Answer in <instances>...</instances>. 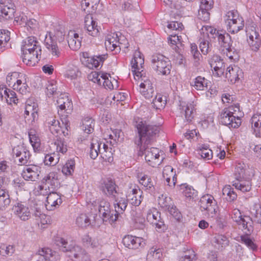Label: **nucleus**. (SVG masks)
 <instances>
[{"label": "nucleus", "instance_id": "nucleus-1", "mask_svg": "<svg viewBox=\"0 0 261 261\" xmlns=\"http://www.w3.org/2000/svg\"><path fill=\"white\" fill-rule=\"evenodd\" d=\"M138 136L135 139V144L139 151H144L145 159L148 164L152 167L160 165L163 158L160 159L159 150L154 147L148 148L153 140V136L159 132V128L155 125L147 124L143 121H140L136 124Z\"/></svg>", "mask_w": 261, "mask_h": 261}, {"label": "nucleus", "instance_id": "nucleus-2", "mask_svg": "<svg viewBox=\"0 0 261 261\" xmlns=\"http://www.w3.org/2000/svg\"><path fill=\"white\" fill-rule=\"evenodd\" d=\"M144 63V57L140 51L136 50L131 61L132 70L135 78L141 79L139 91L141 94L146 99H150L154 94V88L150 80L143 75V65Z\"/></svg>", "mask_w": 261, "mask_h": 261}, {"label": "nucleus", "instance_id": "nucleus-3", "mask_svg": "<svg viewBox=\"0 0 261 261\" xmlns=\"http://www.w3.org/2000/svg\"><path fill=\"white\" fill-rule=\"evenodd\" d=\"M21 50L22 61L27 65L34 66L41 58V47L34 37H29L22 41Z\"/></svg>", "mask_w": 261, "mask_h": 261}, {"label": "nucleus", "instance_id": "nucleus-4", "mask_svg": "<svg viewBox=\"0 0 261 261\" xmlns=\"http://www.w3.org/2000/svg\"><path fill=\"white\" fill-rule=\"evenodd\" d=\"M54 242L72 261H90L88 253L81 246L73 243L69 244L60 237H56Z\"/></svg>", "mask_w": 261, "mask_h": 261}, {"label": "nucleus", "instance_id": "nucleus-5", "mask_svg": "<svg viewBox=\"0 0 261 261\" xmlns=\"http://www.w3.org/2000/svg\"><path fill=\"white\" fill-rule=\"evenodd\" d=\"M242 114L238 104L231 106L227 108H225L221 112L220 121L222 124L229 128H238L241 123L240 118Z\"/></svg>", "mask_w": 261, "mask_h": 261}, {"label": "nucleus", "instance_id": "nucleus-6", "mask_svg": "<svg viewBox=\"0 0 261 261\" xmlns=\"http://www.w3.org/2000/svg\"><path fill=\"white\" fill-rule=\"evenodd\" d=\"M62 125L59 120L56 119L55 117H48L45 121V124L47 126L50 132L54 135H56L57 139L62 138L64 141V137L68 135V127H69V121L67 118L62 119Z\"/></svg>", "mask_w": 261, "mask_h": 261}, {"label": "nucleus", "instance_id": "nucleus-7", "mask_svg": "<svg viewBox=\"0 0 261 261\" xmlns=\"http://www.w3.org/2000/svg\"><path fill=\"white\" fill-rule=\"evenodd\" d=\"M50 148L56 150L53 152L46 154L44 159L45 165H56L59 161V153L64 154L67 151V145L62 138L56 139L51 144Z\"/></svg>", "mask_w": 261, "mask_h": 261}, {"label": "nucleus", "instance_id": "nucleus-8", "mask_svg": "<svg viewBox=\"0 0 261 261\" xmlns=\"http://www.w3.org/2000/svg\"><path fill=\"white\" fill-rule=\"evenodd\" d=\"M151 66L158 74L163 75H168L170 73L172 67L170 61L160 54L152 55Z\"/></svg>", "mask_w": 261, "mask_h": 261}, {"label": "nucleus", "instance_id": "nucleus-9", "mask_svg": "<svg viewBox=\"0 0 261 261\" xmlns=\"http://www.w3.org/2000/svg\"><path fill=\"white\" fill-rule=\"evenodd\" d=\"M98 207L99 216L103 222H108L112 225L115 224L118 219V216L115 211H114L111 208L110 203L105 200H102L99 202Z\"/></svg>", "mask_w": 261, "mask_h": 261}, {"label": "nucleus", "instance_id": "nucleus-10", "mask_svg": "<svg viewBox=\"0 0 261 261\" xmlns=\"http://www.w3.org/2000/svg\"><path fill=\"white\" fill-rule=\"evenodd\" d=\"M64 35L62 32H58L54 34L51 32H47L44 39V43L46 48L53 56L59 57L60 51L57 46L56 39L61 42L64 39Z\"/></svg>", "mask_w": 261, "mask_h": 261}, {"label": "nucleus", "instance_id": "nucleus-11", "mask_svg": "<svg viewBox=\"0 0 261 261\" xmlns=\"http://www.w3.org/2000/svg\"><path fill=\"white\" fill-rule=\"evenodd\" d=\"M231 218L244 231L245 233H251L253 230L252 220L250 216H244L241 214L238 209H234L231 214Z\"/></svg>", "mask_w": 261, "mask_h": 261}, {"label": "nucleus", "instance_id": "nucleus-12", "mask_svg": "<svg viewBox=\"0 0 261 261\" xmlns=\"http://www.w3.org/2000/svg\"><path fill=\"white\" fill-rule=\"evenodd\" d=\"M59 185L60 182L57 172H50L43 178L42 185L39 188L40 192L41 194H45L44 192L54 191L59 188Z\"/></svg>", "mask_w": 261, "mask_h": 261}, {"label": "nucleus", "instance_id": "nucleus-13", "mask_svg": "<svg viewBox=\"0 0 261 261\" xmlns=\"http://www.w3.org/2000/svg\"><path fill=\"white\" fill-rule=\"evenodd\" d=\"M199 205L202 212L205 211V215L213 218L216 214L217 202L214 197L210 194L202 196L199 201Z\"/></svg>", "mask_w": 261, "mask_h": 261}, {"label": "nucleus", "instance_id": "nucleus-14", "mask_svg": "<svg viewBox=\"0 0 261 261\" xmlns=\"http://www.w3.org/2000/svg\"><path fill=\"white\" fill-rule=\"evenodd\" d=\"M119 33H111L109 34L106 37L105 46L106 49L109 51L114 52V54H117L120 51L121 47H122V43L121 41L125 40L124 36L118 37Z\"/></svg>", "mask_w": 261, "mask_h": 261}, {"label": "nucleus", "instance_id": "nucleus-15", "mask_svg": "<svg viewBox=\"0 0 261 261\" xmlns=\"http://www.w3.org/2000/svg\"><path fill=\"white\" fill-rule=\"evenodd\" d=\"M247 41L250 49L255 52L257 51L261 45V38L256 27L248 25L246 28Z\"/></svg>", "mask_w": 261, "mask_h": 261}, {"label": "nucleus", "instance_id": "nucleus-16", "mask_svg": "<svg viewBox=\"0 0 261 261\" xmlns=\"http://www.w3.org/2000/svg\"><path fill=\"white\" fill-rule=\"evenodd\" d=\"M108 149V146L104 143H102L97 139H93L91 143L90 155L91 159H96L99 154H101V156L106 161L111 162L113 161V158L110 155L107 158V155L104 153L107 152Z\"/></svg>", "mask_w": 261, "mask_h": 261}, {"label": "nucleus", "instance_id": "nucleus-17", "mask_svg": "<svg viewBox=\"0 0 261 261\" xmlns=\"http://www.w3.org/2000/svg\"><path fill=\"white\" fill-rule=\"evenodd\" d=\"M57 107L59 108L58 113L62 119L67 118L71 112L72 102L71 99L65 94H61L57 100Z\"/></svg>", "mask_w": 261, "mask_h": 261}, {"label": "nucleus", "instance_id": "nucleus-18", "mask_svg": "<svg viewBox=\"0 0 261 261\" xmlns=\"http://www.w3.org/2000/svg\"><path fill=\"white\" fill-rule=\"evenodd\" d=\"M12 154L15 159V162H17V160H18L19 165L27 164L31 158L30 151L23 145L15 146L12 149Z\"/></svg>", "mask_w": 261, "mask_h": 261}, {"label": "nucleus", "instance_id": "nucleus-19", "mask_svg": "<svg viewBox=\"0 0 261 261\" xmlns=\"http://www.w3.org/2000/svg\"><path fill=\"white\" fill-rule=\"evenodd\" d=\"M197 105L196 99L194 98L186 102L180 101L179 110L180 114L184 116L187 122H191L194 118V113L195 111V107Z\"/></svg>", "mask_w": 261, "mask_h": 261}, {"label": "nucleus", "instance_id": "nucleus-20", "mask_svg": "<svg viewBox=\"0 0 261 261\" xmlns=\"http://www.w3.org/2000/svg\"><path fill=\"white\" fill-rule=\"evenodd\" d=\"M38 106L37 102L29 99L26 101L24 117L29 123L33 125L38 118Z\"/></svg>", "mask_w": 261, "mask_h": 261}, {"label": "nucleus", "instance_id": "nucleus-21", "mask_svg": "<svg viewBox=\"0 0 261 261\" xmlns=\"http://www.w3.org/2000/svg\"><path fill=\"white\" fill-rule=\"evenodd\" d=\"M15 13V5L11 0H0V19L12 18Z\"/></svg>", "mask_w": 261, "mask_h": 261}, {"label": "nucleus", "instance_id": "nucleus-22", "mask_svg": "<svg viewBox=\"0 0 261 261\" xmlns=\"http://www.w3.org/2000/svg\"><path fill=\"white\" fill-rule=\"evenodd\" d=\"M209 64L214 76L220 77L224 75L226 69L225 65L218 56H213L209 60Z\"/></svg>", "mask_w": 261, "mask_h": 261}, {"label": "nucleus", "instance_id": "nucleus-23", "mask_svg": "<svg viewBox=\"0 0 261 261\" xmlns=\"http://www.w3.org/2000/svg\"><path fill=\"white\" fill-rule=\"evenodd\" d=\"M12 210L14 215L21 220L26 221L31 218L30 210L25 202H18L16 203Z\"/></svg>", "mask_w": 261, "mask_h": 261}, {"label": "nucleus", "instance_id": "nucleus-24", "mask_svg": "<svg viewBox=\"0 0 261 261\" xmlns=\"http://www.w3.org/2000/svg\"><path fill=\"white\" fill-rule=\"evenodd\" d=\"M44 195H47L45 207L48 211H53L58 207L62 203V199L61 195L54 191L44 192Z\"/></svg>", "mask_w": 261, "mask_h": 261}, {"label": "nucleus", "instance_id": "nucleus-25", "mask_svg": "<svg viewBox=\"0 0 261 261\" xmlns=\"http://www.w3.org/2000/svg\"><path fill=\"white\" fill-rule=\"evenodd\" d=\"M122 243L125 247L130 249H137L145 245L144 240L141 237L132 235H126L122 239Z\"/></svg>", "mask_w": 261, "mask_h": 261}, {"label": "nucleus", "instance_id": "nucleus-26", "mask_svg": "<svg viewBox=\"0 0 261 261\" xmlns=\"http://www.w3.org/2000/svg\"><path fill=\"white\" fill-rule=\"evenodd\" d=\"M128 202L133 206H139L143 199V192L138 186L130 188L126 195Z\"/></svg>", "mask_w": 261, "mask_h": 261}, {"label": "nucleus", "instance_id": "nucleus-27", "mask_svg": "<svg viewBox=\"0 0 261 261\" xmlns=\"http://www.w3.org/2000/svg\"><path fill=\"white\" fill-rule=\"evenodd\" d=\"M224 75L231 84H234L243 77V72L237 65L229 66L226 68Z\"/></svg>", "mask_w": 261, "mask_h": 261}, {"label": "nucleus", "instance_id": "nucleus-28", "mask_svg": "<svg viewBox=\"0 0 261 261\" xmlns=\"http://www.w3.org/2000/svg\"><path fill=\"white\" fill-rule=\"evenodd\" d=\"M41 168L37 165H31L25 167L22 172L23 178L27 180H37L41 172Z\"/></svg>", "mask_w": 261, "mask_h": 261}, {"label": "nucleus", "instance_id": "nucleus-29", "mask_svg": "<svg viewBox=\"0 0 261 261\" xmlns=\"http://www.w3.org/2000/svg\"><path fill=\"white\" fill-rule=\"evenodd\" d=\"M146 220L150 223L155 225L159 231L164 230L165 226L161 218V214L155 209L149 210L147 213Z\"/></svg>", "mask_w": 261, "mask_h": 261}, {"label": "nucleus", "instance_id": "nucleus-30", "mask_svg": "<svg viewBox=\"0 0 261 261\" xmlns=\"http://www.w3.org/2000/svg\"><path fill=\"white\" fill-rule=\"evenodd\" d=\"M85 29L89 35L95 37L98 35L99 29L97 23L91 15L88 14L85 17Z\"/></svg>", "mask_w": 261, "mask_h": 261}, {"label": "nucleus", "instance_id": "nucleus-31", "mask_svg": "<svg viewBox=\"0 0 261 261\" xmlns=\"http://www.w3.org/2000/svg\"><path fill=\"white\" fill-rule=\"evenodd\" d=\"M217 37L218 38L219 44L225 48L226 56L229 58L232 59V57L230 53L231 42L230 35L228 33L220 31Z\"/></svg>", "mask_w": 261, "mask_h": 261}, {"label": "nucleus", "instance_id": "nucleus-32", "mask_svg": "<svg viewBox=\"0 0 261 261\" xmlns=\"http://www.w3.org/2000/svg\"><path fill=\"white\" fill-rule=\"evenodd\" d=\"M163 177L169 187H174L177 181L176 171L170 166H166L163 170Z\"/></svg>", "mask_w": 261, "mask_h": 261}, {"label": "nucleus", "instance_id": "nucleus-33", "mask_svg": "<svg viewBox=\"0 0 261 261\" xmlns=\"http://www.w3.org/2000/svg\"><path fill=\"white\" fill-rule=\"evenodd\" d=\"M67 41L69 47L73 50H77L81 46L82 37L74 31H70L67 35Z\"/></svg>", "mask_w": 261, "mask_h": 261}, {"label": "nucleus", "instance_id": "nucleus-34", "mask_svg": "<svg viewBox=\"0 0 261 261\" xmlns=\"http://www.w3.org/2000/svg\"><path fill=\"white\" fill-rule=\"evenodd\" d=\"M105 60V55H99L91 57L84 58L83 64L89 69L98 67Z\"/></svg>", "mask_w": 261, "mask_h": 261}, {"label": "nucleus", "instance_id": "nucleus-35", "mask_svg": "<svg viewBox=\"0 0 261 261\" xmlns=\"http://www.w3.org/2000/svg\"><path fill=\"white\" fill-rule=\"evenodd\" d=\"M235 180L245 179L250 177L249 169L242 163H238L236 165L234 169Z\"/></svg>", "mask_w": 261, "mask_h": 261}, {"label": "nucleus", "instance_id": "nucleus-36", "mask_svg": "<svg viewBox=\"0 0 261 261\" xmlns=\"http://www.w3.org/2000/svg\"><path fill=\"white\" fill-rule=\"evenodd\" d=\"M113 197L115 199L114 202L115 211L119 217V215L120 214H122L125 210L127 205L128 201L127 198L126 199L125 197H120L118 193L114 195Z\"/></svg>", "mask_w": 261, "mask_h": 261}, {"label": "nucleus", "instance_id": "nucleus-37", "mask_svg": "<svg viewBox=\"0 0 261 261\" xmlns=\"http://www.w3.org/2000/svg\"><path fill=\"white\" fill-rule=\"evenodd\" d=\"M28 78L26 74L23 73L20 75V78L16 82L13 88V90L19 92L22 94H25L29 92V86L27 84Z\"/></svg>", "mask_w": 261, "mask_h": 261}, {"label": "nucleus", "instance_id": "nucleus-38", "mask_svg": "<svg viewBox=\"0 0 261 261\" xmlns=\"http://www.w3.org/2000/svg\"><path fill=\"white\" fill-rule=\"evenodd\" d=\"M253 134L256 137L261 138V115L256 114L250 119Z\"/></svg>", "mask_w": 261, "mask_h": 261}, {"label": "nucleus", "instance_id": "nucleus-39", "mask_svg": "<svg viewBox=\"0 0 261 261\" xmlns=\"http://www.w3.org/2000/svg\"><path fill=\"white\" fill-rule=\"evenodd\" d=\"M232 185L236 189L240 190L242 192H248L251 189L250 177L245 179L235 180L233 181Z\"/></svg>", "mask_w": 261, "mask_h": 261}, {"label": "nucleus", "instance_id": "nucleus-40", "mask_svg": "<svg viewBox=\"0 0 261 261\" xmlns=\"http://www.w3.org/2000/svg\"><path fill=\"white\" fill-rule=\"evenodd\" d=\"M210 82L205 77L198 76L191 83V86L197 90L204 91L207 89Z\"/></svg>", "mask_w": 261, "mask_h": 261}, {"label": "nucleus", "instance_id": "nucleus-41", "mask_svg": "<svg viewBox=\"0 0 261 261\" xmlns=\"http://www.w3.org/2000/svg\"><path fill=\"white\" fill-rule=\"evenodd\" d=\"M101 190L103 193L108 196H112L118 194L116 191V185L110 179L105 180L101 186Z\"/></svg>", "mask_w": 261, "mask_h": 261}, {"label": "nucleus", "instance_id": "nucleus-42", "mask_svg": "<svg viewBox=\"0 0 261 261\" xmlns=\"http://www.w3.org/2000/svg\"><path fill=\"white\" fill-rule=\"evenodd\" d=\"M199 31L200 36L204 37L208 40L211 38H216L220 32L214 28L208 25H202Z\"/></svg>", "mask_w": 261, "mask_h": 261}, {"label": "nucleus", "instance_id": "nucleus-43", "mask_svg": "<svg viewBox=\"0 0 261 261\" xmlns=\"http://www.w3.org/2000/svg\"><path fill=\"white\" fill-rule=\"evenodd\" d=\"M101 83L106 89L112 90L118 87V81L112 77L108 73H102L101 75Z\"/></svg>", "mask_w": 261, "mask_h": 261}, {"label": "nucleus", "instance_id": "nucleus-44", "mask_svg": "<svg viewBox=\"0 0 261 261\" xmlns=\"http://www.w3.org/2000/svg\"><path fill=\"white\" fill-rule=\"evenodd\" d=\"M54 252L49 248H42L39 249L37 253L38 256L36 261H50Z\"/></svg>", "mask_w": 261, "mask_h": 261}, {"label": "nucleus", "instance_id": "nucleus-45", "mask_svg": "<svg viewBox=\"0 0 261 261\" xmlns=\"http://www.w3.org/2000/svg\"><path fill=\"white\" fill-rule=\"evenodd\" d=\"M213 243L215 248L222 250L228 245V240L224 235L216 234L214 237Z\"/></svg>", "mask_w": 261, "mask_h": 261}, {"label": "nucleus", "instance_id": "nucleus-46", "mask_svg": "<svg viewBox=\"0 0 261 261\" xmlns=\"http://www.w3.org/2000/svg\"><path fill=\"white\" fill-rule=\"evenodd\" d=\"M250 218L253 222L261 224V207L259 204H254L250 208Z\"/></svg>", "mask_w": 261, "mask_h": 261}, {"label": "nucleus", "instance_id": "nucleus-47", "mask_svg": "<svg viewBox=\"0 0 261 261\" xmlns=\"http://www.w3.org/2000/svg\"><path fill=\"white\" fill-rule=\"evenodd\" d=\"M162 253L160 249L155 247L151 248L146 256L147 261H161Z\"/></svg>", "mask_w": 261, "mask_h": 261}, {"label": "nucleus", "instance_id": "nucleus-48", "mask_svg": "<svg viewBox=\"0 0 261 261\" xmlns=\"http://www.w3.org/2000/svg\"><path fill=\"white\" fill-rule=\"evenodd\" d=\"M34 216L39 218V226L41 228H45L49 222V216L42 213L40 208H36L35 212H34Z\"/></svg>", "mask_w": 261, "mask_h": 261}, {"label": "nucleus", "instance_id": "nucleus-49", "mask_svg": "<svg viewBox=\"0 0 261 261\" xmlns=\"http://www.w3.org/2000/svg\"><path fill=\"white\" fill-rule=\"evenodd\" d=\"M180 39L181 36L174 34L170 35L168 38L169 43L176 53L179 52V46L181 45Z\"/></svg>", "mask_w": 261, "mask_h": 261}, {"label": "nucleus", "instance_id": "nucleus-50", "mask_svg": "<svg viewBox=\"0 0 261 261\" xmlns=\"http://www.w3.org/2000/svg\"><path fill=\"white\" fill-rule=\"evenodd\" d=\"M94 120L90 117H85L82 120V129L87 134H91L94 130Z\"/></svg>", "mask_w": 261, "mask_h": 261}, {"label": "nucleus", "instance_id": "nucleus-51", "mask_svg": "<svg viewBox=\"0 0 261 261\" xmlns=\"http://www.w3.org/2000/svg\"><path fill=\"white\" fill-rule=\"evenodd\" d=\"M75 161L74 159L68 160L63 166L62 172L65 176H70L72 174L75 169Z\"/></svg>", "mask_w": 261, "mask_h": 261}, {"label": "nucleus", "instance_id": "nucleus-52", "mask_svg": "<svg viewBox=\"0 0 261 261\" xmlns=\"http://www.w3.org/2000/svg\"><path fill=\"white\" fill-rule=\"evenodd\" d=\"M4 95L6 102L9 105H17L18 99L16 97V93L12 90L5 88L4 90Z\"/></svg>", "mask_w": 261, "mask_h": 261}, {"label": "nucleus", "instance_id": "nucleus-53", "mask_svg": "<svg viewBox=\"0 0 261 261\" xmlns=\"http://www.w3.org/2000/svg\"><path fill=\"white\" fill-rule=\"evenodd\" d=\"M222 194L224 196H226L225 198L229 202L234 201L237 197V194L230 185H226L223 188Z\"/></svg>", "mask_w": 261, "mask_h": 261}, {"label": "nucleus", "instance_id": "nucleus-54", "mask_svg": "<svg viewBox=\"0 0 261 261\" xmlns=\"http://www.w3.org/2000/svg\"><path fill=\"white\" fill-rule=\"evenodd\" d=\"M30 142L35 152H39L41 149L40 140L35 134L31 131L29 133Z\"/></svg>", "mask_w": 261, "mask_h": 261}, {"label": "nucleus", "instance_id": "nucleus-55", "mask_svg": "<svg viewBox=\"0 0 261 261\" xmlns=\"http://www.w3.org/2000/svg\"><path fill=\"white\" fill-rule=\"evenodd\" d=\"M23 73L13 72L8 73L6 77V82L9 87L13 88L18 79L20 78V75Z\"/></svg>", "mask_w": 261, "mask_h": 261}, {"label": "nucleus", "instance_id": "nucleus-56", "mask_svg": "<svg viewBox=\"0 0 261 261\" xmlns=\"http://www.w3.org/2000/svg\"><path fill=\"white\" fill-rule=\"evenodd\" d=\"M80 73L78 68L75 66H69L65 73V77L71 80L76 79Z\"/></svg>", "mask_w": 261, "mask_h": 261}, {"label": "nucleus", "instance_id": "nucleus-57", "mask_svg": "<svg viewBox=\"0 0 261 261\" xmlns=\"http://www.w3.org/2000/svg\"><path fill=\"white\" fill-rule=\"evenodd\" d=\"M199 149V154L205 160H209L213 157L212 150L209 149L207 145L204 144L200 145L198 147Z\"/></svg>", "mask_w": 261, "mask_h": 261}, {"label": "nucleus", "instance_id": "nucleus-58", "mask_svg": "<svg viewBox=\"0 0 261 261\" xmlns=\"http://www.w3.org/2000/svg\"><path fill=\"white\" fill-rule=\"evenodd\" d=\"M100 0H82L81 2V6L84 11L87 8L91 6L92 11L91 12H95L99 4Z\"/></svg>", "mask_w": 261, "mask_h": 261}, {"label": "nucleus", "instance_id": "nucleus-59", "mask_svg": "<svg viewBox=\"0 0 261 261\" xmlns=\"http://www.w3.org/2000/svg\"><path fill=\"white\" fill-rule=\"evenodd\" d=\"M159 205L163 208L168 210L169 207H171V199L166 194H162L158 199Z\"/></svg>", "mask_w": 261, "mask_h": 261}, {"label": "nucleus", "instance_id": "nucleus-60", "mask_svg": "<svg viewBox=\"0 0 261 261\" xmlns=\"http://www.w3.org/2000/svg\"><path fill=\"white\" fill-rule=\"evenodd\" d=\"M138 178L139 184L143 186L145 190H151L153 187V182L149 176L144 175L141 177L138 176Z\"/></svg>", "mask_w": 261, "mask_h": 261}, {"label": "nucleus", "instance_id": "nucleus-61", "mask_svg": "<svg viewBox=\"0 0 261 261\" xmlns=\"http://www.w3.org/2000/svg\"><path fill=\"white\" fill-rule=\"evenodd\" d=\"M199 42V47L201 53L204 55H207L211 50V45L209 40L200 36Z\"/></svg>", "mask_w": 261, "mask_h": 261}, {"label": "nucleus", "instance_id": "nucleus-62", "mask_svg": "<svg viewBox=\"0 0 261 261\" xmlns=\"http://www.w3.org/2000/svg\"><path fill=\"white\" fill-rule=\"evenodd\" d=\"M152 106L158 110L163 109L166 105V100L163 99L161 94H157L152 102Z\"/></svg>", "mask_w": 261, "mask_h": 261}, {"label": "nucleus", "instance_id": "nucleus-63", "mask_svg": "<svg viewBox=\"0 0 261 261\" xmlns=\"http://www.w3.org/2000/svg\"><path fill=\"white\" fill-rule=\"evenodd\" d=\"M244 27V23H242L240 20L234 23L226 25V29L228 32L231 34H236L242 30Z\"/></svg>", "mask_w": 261, "mask_h": 261}, {"label": "nucleus", "instance_id": "nucleus-64", "mask_svg": "<svg viewBox=\"0 0 261 261\" xmlns=\"http://www.w3.org/2000/svg\"><path fill=\"white\" fill-rule=\"evenodd\" d=\"M10 199L8 192L5 190H0V210L9 205Z\"/></svg>", "mask_w": 261, "mask_h": 261}]
</instances>
